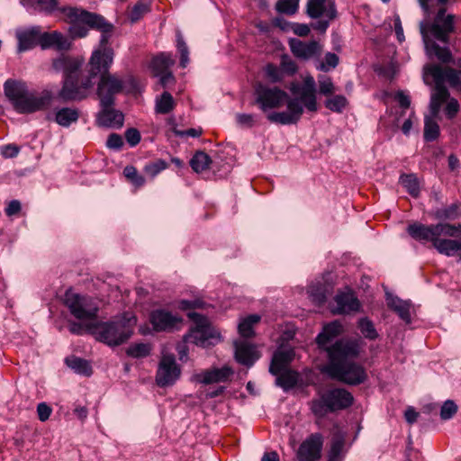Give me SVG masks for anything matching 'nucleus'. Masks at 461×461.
<instances>
[{"label":"nucleus","instance_id":"obj_7","mask_svg":"<svg viewBox=\"0 0 461 461\" xmlns=\"http://www.w3.org/2000/svg\"><path fill=\"white\" fill-rule=\"evenodd\" d=\"M5 96L20 113H32L45 110L51 104L53 95L49 90L41 93L29 91L22 81L8 79L4 84Z\"/></svg>","mask_w":461,"mask_h":461},{"label":"nucleus","instance_id":"obj_1","mask_svg":"<svg viewBox=\"0 0 461 461\" xmlns=\"http://www.w3.org/2000/svg\"><path fill=\"white\" fill-rule=\"evenodd\" d=\"M69 27L68 32L71 40L81 39L87 36L89 29L101 32L98 49L95 50L90 58L88 66L92 68L95 78L99 76L97 95L101 106H113L114 95L123 91L135 88V80L129 77L126 79L119 78L116 75L109 73L113 61V50L108 46L113 26L102 15L90 13L77 7H66L62 9Z\"/></svg>","mask_w":461,"mask_h":461},{"label":"nucleus","instance_id":"obj_17","mask_svg":"<svg viewBox=\"0 0 461 461\" xmlns=\"http://www.w3.org/2000/svg\"><path fill=\"white\" fill-rule=\"evenodd\" d=\"M323 445L322 436L319 433L312 434L300 446L297 451L298 461H318Z\"/></svg>","mask_w":461,"mask_h":461},{"label":"nucleus","instance_id":"obj_54","mask_svg":"<svg viewBox=\"0 0 461 461\" xmlns=\"http://www.w3.org/2000/svg\"><path fill=\"white\" fill-rule=\"evenodd\" d=\"M20 151V148L15 144H7L0 147V154L5 158H15Z\"/></svg>","mask_w":461,"mask_h":461},{"label":"nucleus","instance_id":"obj_12","mask_svg":"<svg viewBox=\"0 0 461 461\" xmlns=\"http://www.w3.org/2000/svg\"><path fill=\"white\" fill-rule=\"evenodd\" d=\"M289 99L288 95L276 86L270 87L259 84L255 88V103L267 115L272 113L269 111L287 104Z\"/></svg>","mask_w":461,"mask_h":461},{"label":"nucleus","instance_id":"obj_22","mask_svg":"<svg viewBox=\"0 0 461 461\" xmlns=\"http://www.w3.org/2000/svg\"><path fill=\"white\" fill-rule=\"evenodd\" d=\"M235 358L240 364L251 366L259 358V354L254 345L244 341L236 342Z\"/></svg>","mask_w":461,"mask_h":461},{"label":"nucleus","instance_id":"obj_36","mask_svg":"<svg viewBox=\"0 0 461 461\" xmlns=\"http://www.w3.org/2000/svg\"><path fill=\"white\" fill-rule=\"evenodd\" d=\"M211 163L210 156L203 151H197L190 160V166L196 173L206 170Z\"/></svg>","mask_w":461,"mask_h":461},{"label":"nucleus","instance_id":"obj_62","mask_svg":"<svg viewBox=\"0 0 461 461\" xmlns=\"http://www.w3.org/2000/svg\"><path fill=\"white\" fill-rule=\"evenodd\" d=\"M273 23L276 27L280 28L284 32H290L292 31L294 23L288 22L283 17H276L273 21Z\"/></svg>","mask_w":461,"mask_h":461},{"label":"nucleus","instance_id":"obj_59","mask_svg":"<svg viewBox=\"0 0 461 461\" xmlns=\"http://www.w3.org/2000/svg\"><path fill=\"white\" fill-rule=\"evenodd\" d=\"M52 409L46 403L41 402L37 406V413L41 421H46L50 419Z\"/></svg>","mask_w":461,"mask_h":461},{"label":"nucleus","instance_id":"obj_10","mask_svg":"<svg viewBox=\"0 0 461 461\" xmlns=\"http://www.w3.org/2000/svg\"><path fill=\"white\" fill-rule=\"evenodd\" d=\"M407 231L411 238L418 241H430L433 244L437 236L461 237V224L438 223L424 225L415 222L408 226Z\"/></svg>","mask_w":461,"mask_h":461},{"label":"nucleus","instance_id":"obj_26","mask_svg":"<svg viewBox=\"0 0 461 461\" xmlns=\"http://www.w3.org/2000/svg\"><path fill=\"white\" fill-rule=\"evenodd\" d=\"M386 303L387 306L396 312L404 322H411V319L410 311L411 304L410 301H403L390 293H386Z\"/></svg>","mask_w":461,"mask_h":461},{"label":"nucleus","instance_id":"obj_3","mask_svg":"<svg viewBox=\"0 0 461 461\" xmlns=\"http://www.w3.org/2000/svg\"><path fill=\"white\" fill-rule=\"evenodd\" d=\"M423 81L428 86L434 83L429 101V113L438 116L441 105L450 95L445 83L461 92V59L445 64L444 67L438 64L426 65L423 68Z\"/></svg>","mask_w":461,"mask_h":461},{"label":"nucleus","instance_id":"obj_45","mask_svg":"<svg viewBox=\"0 0 461 461\" xmlns=\"http://www.w3.org/2000/svg\"><path fill=\"white\" fill-rule=\"evenodd\" d=\"M123 174L128 180H130L135 186H142L145 183V178L140 175L133 166H127L123 169Z\"/></svg>","mask_w":461,"mask_h":461},{"label":"nucleus","instance_id":"obj_19","mask_svg":"<svg viewBox=\"0 0 461 461\" xmlns=\"http://www.w3.org/2000/svg\"><path fill=\"white\" fill-rule=\"evenodd\" d=\"M306 14L312 19L325 17L333 20L337 16L334 0H308Z\"/></svg>","mask_w":461,"mask_h":461},{"label":"nucleus","instance_id":"obj_6","mask_svg":"<svg viewBox=\"0 0 461 461\" xmlns=\"http://www.w3.org/2000/svg\"><path fill=\"white\" fill-rule=\"evenodd\" d=\"M455 15L446 14V9L438 11L432 23L421 21L420 32L429 57H436L442 64H450L456 61L448 48H442L429 39V34L436 40L447 43L449 34L455 31Z\"/></svg>","mask_w":461,"mask_h":461},{"label":"nucleus","instance_id":"obj_16","mask_svg":"<svg viewBox=\"0 0 461 461\" xmlns=\"http://www.w3.org/2000/svg\"><path fill=\"white\" fill-rule=\"evenodd\" d=\"M234 371L229 366L202 370L193 375L191 380L202 384L225 383L230 380Z\"/></svg>","mask_w":461,"mask_h":461},{"label":"nucleus","instance_id":"obj_18","mask_svg":"<svg viewBox=\"0 0 461 461\" xmlns=\"http://www.w3.org/2000/svg\"><path fill=\"white\" fill-rule=\"evenodd\" d=\"M289 47L296 58L304 60L319 57L321 53V46L316 41H302L294 38L289 41Z\"/></svg>","mask_w":461,"mask_h":461},{"label":"nucleus","instance_id":"obj_39","mask_svg":"<svg viewBox=\"0 0 461 461\" xmlns=\"http://www.w3.org/2000/svg\"><path fill=\"white\" fill-rule=\"evenodd\" d=\"M460 214V208L456 203H453L446 208L438 209L435 212V217L438 220H456Z\"/></svg>","mask_w":461,"mask_h":461},{"label":"nucleus","instance_id":"obj_42","mask_svg":"<svg viewBox=\"0 0 461 461\" xmlns=\"http://www.w3.org/2000/svg\"><path fill=\"white\" fill-rule=\"evenodd\" d=\"M348 104V100L344 95H337L325 101V106L334 113H341Z\"/></svg>","mask_w":461,"mask_h":461},{"label":"nucleus","instance_id":"obj_57","mask_svg":"<svg viewBox=\"0 0 461 461\" xmlns=\"http://www.w3.org/2000/svg\"><path fill=\"white\" fill-rule=\"evenodd\" d=\"M344 437L340 434H337L333 437L330 452L342 455L344 447Z\"/></svg>","mask_w":461,"mask_h":461},{"label":"nucleus","instance_id":"obj_49","mask_svg":"<svg viewBox=\"0 0 461 461\" xmlns=\"http://www.w3.org/2000/svg\"><path fill=\"white\" fill-rule=\"evenodd\" d=\"M309 297L312 301L320 305L326 300L325 292L321 285H312L308 289Z\"/></svg>","mask_w":461,"mask_h":461},{"label":"nucleus","instance_id":"obj_48","mask_svg":"<svg viewBox=\"0 0 461 461\" xmlns=\"http://www.w3.org/2000/svg\"><path fill=\"white\" fill-rule=\"evenodd\" d=\"M149 11V5L147 1L140 0L133 7L131 13V22H136L140 19L145 14Z\"/></svg>","mask_w":461,"mask_h":461},{"label":"nucleus","instance_id":"obj_29","mask_svg":"<svg viewBox=\"0 0 461 461\" xmlns=\"http://www.w3.org/2000/svg\"><path fill=\"white\" fill-rule=\"evenodd\" d=\"M79 118V111L77 108L63 107L55 113V122L62 127H69L77 122Z\"/></svg>","mask_w":461,"mask_h":461},{"label":"nucleus","instance_id":"obj_64","mask_svg":"<svg viewBox=\"0 0 461 461\" xmlns=\"http://www.w3.org/2000/svg\"><path fill=\"white\" fill-rule=\"evenodd\" d=\"M21 203L18 200H12L5 208V213L7 216L15 215L21 211Z\"/></svg>","mask_w":461,"mask_h":461},{"label":"nucleus","instance_id":"obj_56","mask_svg":"<svg viewBox=\"0 0 461 461\" xmlns=\"http://www.w3.org/2000/svg\"><path fill=\"white\" fill-rule=\"evenodd\" d=\"M125 139L130 146L134 147L140 141V133L135 128H130L125 131Z\"/></svg>","mask_w":461,"mask_h":461},{"label":"nucleus","instance_id":"obj_24","mask_svg":"<svg viewBox=\"0 0 461 461\" xmlns=\"http://www.w3.org/2000/svg\"><path fill=\"white\" fill-rule=\"evenodd\" d=\"M123 114L112 106H102L97 115V123L103 127L121 128L123 125Z\"/></svg>","mask_w":461,"mask_h":461},{"label":"nucleus","instance_id":"obj_63","mask_svg":"<svg viewBox=\"0 0 461 461\" xmlns=\"http://www.w3.org/2000/svg\"><path fill=\"white\" fill-rule=\"evenodd\" d=\"M292 32L300 37H305L310 33V27L305 23H294Z\"/></svg>","mask_w":461,"mask_h":461},{"label":"nucleus","instance_id":"obj_15","mask_svg":"<svg viewBox=\"0 0 461 461\" xmlns=\"http://www.w3.org/2000/svg\"><path fill=\"white\" fill-rule=\"evenodd\" d=\"M149 321L157 332H171L179 330L182 325V319L176 314L166 310H155L149 315Z\"/></svg>","mask_w":461,"mask_h":461},{"label":"nucleus","instance_id":"obj_23","mask_svg":"<svg viewBox=\"0 0 461 461\" xmlns=\"http://www.w3.org/2000/svg\"><path fill=\"white\" fill-rule=\"evenodd\" d=\"M294 357V351L293 348H281L275 352L269 366V372L277 375L282 371L287 369L289 364Z\"/></svg>","mask_w":461,"mask_h":461},{"label":"nucleus","instance_id":"obj_14","mask_svg":"<svg viewBox=\"0 0 461 461\" xmlns=\"http://www.w3.org/2000/svg\"><path fill=\"white\" fill-rule=\"evenodd\" d=\"M181 368L172 354H163L156 374V383L160 387L173 385L180 377Z\"/></svg>","mask_w":461,"mask_h":461},{"label":"nucleus","instance_id":"obj_46","mask_svg":"<svg viewBox=\"0 0 461 461\" xmlns=\"http://www.w3.org/2000/svg\"><path fill=\"white\" fill-rule=\"evenodd\" d=\"M319 92L323 95H330L335 92V86L330 77L321 75L318 77Z\"/></svg>","mask_w":461,"mask_h":461},{"label":"nucleus","instance_id":"obj_50","mask_svg":"<svg viewBox=\"0 0 461 461\" xmlns=\"http://www.w3.org/2000/svg\"><path fill=\"white\" fill-rule=\"evenodd\" d=\"M456 411V404L453 401L447 400L441 407L440 417L442 420H449L453 417Z\"/></svg>","mask_w":461,"mask_h":461},{"label":"nucleus","instance_id":"obj_13","mask_svg":"<svg viewBox=\"0 0 461 461\" xmlns=\"http://www.w3.org/2000/svg\"><path fill=\"white\" fill-rule=\"evenodd\" d=\"M188 316L194 321L195 326L190 330L188 334L185 335L184 339L186 343L204 348L212 344L210 339H219V335L210 325L207 318L197 312H190Z\"/></svg>","mask_w":461,"mask_h":461},{"label":"nucleus","instance_id":"obj_51","mask_svg":"<svg viewBox=\"0 0 461 461\" xmlns=\"http://www.w3.org/2000/svg\"><path fill=\"white\" fill-rule=\"evenodd\" d=\"M266 74L267 77L274 83L283 80L284 73L281 68H278L273 64H268L266 67Z\"/></svg>","mask_w":461,"mask_h":461},{"label":"nucleus","instance_id":"obj_47","mask_svg":"<svg viewBox=\"0 0 461 461\" xmlns=\"http://www.w3.org/2000/svg\"><path fill=\"white\" fill-rule=\"evenodd\" d=\"M339 59L337 54L328 52L325 55L324 61L320 63L319 66H317V69L327 72L332 68H335L339 64Z\"/></svg>","mask_w":461,"mask_h":461},{"label":"nucleus","instance_id":"obj_52","mask_svg":"<svg viewBox=\"0 0 461 461\" xmlns=\"http://www.w3.org/2000/svg\"><path fill=\"white\" fill-rule=\"evenodd\" d=\"M281 69L283 73L285 72L287 75H294L297 71V66L291 58L284 55L281 59Z\"/></svg>","mask_w":461,"mask_h":461},{"label":"nucleus","instance_id":"obj_44","mask_svg":"<svg viewBox=\"0 0 461 461\" xmlns=\"http://www.w3.org/2000/svg\"><path fill=\"white\" fill-rule=\"evenodd\" d=\"M167 166V163L164 159H157L146 164L144 167V172L151 178H154L161 171L166 169Z\"/></svg>","mask_w":461,"mask_h":461},{"label":"nucleus","instance_id":"obj_25","mask_svg":"<svg viewBox=\"0 0 461 461\" xmlns=\"http://www.w3.org/2000/svg\"><path fill=\"white\" fill-rule=\"evenodd\" d=\"M41 46L42 49L55 46L58 50H68L71 46V41L57 31L52 32H41Z\"/></svg>","mask_w":461,"mask_h":461},{"label":"nucleus","instance_id":"obj_40","mask_svg":"<svg viewBox=\"0 0 461 461\" xmlns=\"http://www.w3.org/2000/svg\"><path fill=\"white\" fill-rule=\"evenodd\" d=\"M358 329L366 339L373 340L378 337L374 323L368 318H361L358 321Z\"/></svg>","mask_w":461,"mask_h":461},{"label":"nucleus","instance_id":"obj_30","mask_svg":"<svg viewBox=\"0 0 461 461\" xmlns=\"http://www.w3.org/2000/svg\"><path fill=\"white\" fill-rule=\"evenodd\" d=\"M276 376V384L283 388L285 391L294 388L297 384L299 379L298 373L290 369H285Z\"/></svg>","mask_w":461,"mask_h":461},{"label":"nucleus","instance_id":"obj_61","mask_svg":"<svg viewBox=\"0 0 461 461\" xmlns=\"http://www.w3.org/2000/svg\"><path fill=\"white\" fill-rule=\"evenodd\" d=\"M394 99L402 108L407 109L411 105V99L403 91H398L394 95Z\"/></svg>","mask_w":461,"mask_h":461},{"label":"nucleus","instance_id":"obj_32","mask_svg":"<svg viewBox=\"0 0 461 461\" xmlns=\"http://www.w3.org/2000/svg\"><path fill=\"white\" fill-rule=\"evenodd\" d=\"M172 55L169 53H161L155 57L151 62V68L155 76L166 72L174 64Z\"/></svg>","mask_w":461,"mask_h":461},{"label":"nucleus","instance_id":"obj_27","mask_svg":"<svg viewBox=\"0 0 461 461\" xmlns=\"http://www.w3.org/2000/svg\"><path fill=\"white\" fill-rule=\"evenodd\" d=\"M343 330L342 325L339 321H334L323 327L322 331L317 336L316 341L320 348L328 352L330 347L328 344L333 340ZM332 345L330 346V348Z\"/></svg>","mask_w":461,"mask_h":461},{"label":"nucleus","instance_id":"obj_41","mask_svg":"<svg viewBox=\"0 0 461 461\" xmlns=\"http://www.w3.org/2000/svg\"><path fill=\"white\" fill-rule=\"evenodd\" d=\"M150 346L147 343H136L128 347L126 354L134 358L145 357L150 354Z\"/></svg>","mask_w":461,"mask_h":461},{"label":"nucleus","instance_id":"obj_55","mask_svg":"<svg viewBox=\"0 0 461 461\" xmlns=\"http://www.w3.org/2000/svg\"><path fill=\"white\" fill-rule=\"evenodd\" d=\"M173 132L177 137L198 138L202 135L203 130L201 128H191L186 131H180L177 128L173 127Z\"/></svg>","mask_w":461,"mask_h":461},{"label":"nucleus","instance_id":"obj_20","mask_svg":"<svg viewBox=\"0 0 461 461\" xmlns=\"http://www.w3.org/2000/svg\"><path fill=\"white\" fill-rule=\"evenodd\" d=\"M334 302L336 305L332 312L335 314H348L360 309V303L352 292L337 294Z\"/></svg>","mask_w":461,"mask_h":461},{"label":"nucleus","instance_id":"obj_9","mask_svg":"<svg viewBox=\"0 0 461 461\" xmlns=\"http://www.w3.org/2000/svg\"><path fill=\"white\" fill-rule=\"evenodd\" d=\"M353 395L344 388L329 389L320 394L318 399L311 402L312 411L319 417L328 412L343 410L353 403Z\"/></svg>","mask_w":461,"mask_h":461},{"label":"nucleus","instance_id":"obj_60","mask_svg":"<svg viewBox=\"0 0 461 461\" xmlns=\"http://www.w3.org/2000/svg\"><path fill=\"white\" fill-rule=\"evenodd\" d=\"M236 121L241 126L252 127L255 124V116L251 113H238Z\"/></svg>","mask_w":461,"mask_h":461},{"label":"nucleus","instance_id":"obj_33","mask_svg":"<svg viewBox=\"0 0 461 461\" xmlns=\"http://www.w3.org/2000/svg\"><path fill=\"white\" fill-rule=\"evenodd\" d=\"M65 362L68 367L79 375L89 376L92 374V367L89 362L83 358L70 357H67Z\"/></svg>","mask_w":461,"mask_h":461},{"label":"nucleus","instance_id":"obj_31","mask_svg":"<svg viewBox=\"0 0 461 461\" xmlns=\"http://www.w3.org/2000/svg\"><path fill=\"white\" fill-rule=\"evenodd\" d=\"M437 118L438 116H433L431 113L426 115L424 118L423 137L426 141H434L439 136L440 130Z\"/></svg>","mask_w":461,"mask_h":461},{"label":"nucleus","instance_id":"obj_35","mask_svg":"<svg viewBox=\"0 0 461 461\" xmlns=\"http://www.w3.org/2000/svg\"><path fill=\"white\" fill-rule=\"evenodd\" d=\"M260 319V316L258 314H251L243 319L238 326L240 334L244 338L253 337V327L259 322Z\"/></svg>","mask_w":461,"mask_h":461},{"label":"nucleus","instance_id":"obj_21","mask_svg":"<svg viewBox=\"0 0 461 461\" xmlns=\"http://www.w3.org/2000/svg\"><path fill=\"white\" fill-rule=\"evenodd\" d=\"M16 37L18 39L19 52L31 50L37 44L41 45V27L33 26L27 30L18 31Z\"/></svg>","mask_w":461,"mask_h":461},{"label":"nucleus","instance_id":"obj_34","mask_svg":"<svg viewBox=\"0 0 461 461\" xmlns=\"http://www.w3.org/2000/svg\"><path fill=\"white\" fill-rule=\"evenodd\" d=\"M175 107V101L172 95L168 92H163L156 99L155 111L157 113L166 114L170 113Z\"/></svg>","mask_w":461,"mask_h":461},{"label":"nucleus","instance_id":"obj_37","mask_svg":"<svg viewBox=\"0 0 461 461\" xmlns=\"http://www.w3.org/2000/svg\"><path fill=\"white\" fill-rule=\"evenodd\" d=\"M400 183L407 190V192L413 197H417L420 194V186L417 177L412 175H402L400 176Z\"/></svg>","mask_w":461,"mask_h":461},{"label":"nucleus","instance_id":"obj_53","mask_svg":"<svg viewBox=\"0 0 461 461\" xmlns=\"http://www.w3.org/2000/svg\"><path fill=\"white\" fill-rule=\"evenodd\" d=\"M447 105L445 107V113L448 119L456 117L459 111V103L456 98H448L447 100Z\"/></svg>","mask_w":461,"mask_h":461},{"label":"nucleus","instance_id":"obj_28","mask_svg":"<svg viewBox=\"0 0 461 461\" xmlns=\"http://www.w3.org/2000/svg\"><path fill=\"white\" fill-rule=\"evenodd\" d=\"M442 237L437 236L432 244L438 253L452 257L461 250V241Z\"/></svg>","mask_w":461,"mask_h":461},{"label":"nucleus","instance_id":"obj_8","mask_svg":"<svg viewBox=\"0 0 461 461\" xmlns=\"http://www.w3.org/2000/svg\"><path fill=\"white\" fill-rule=\"evenodd\" d=\"M137 318L131 312H124L112 321L95 322L88 327L95 338L110 347L119 346L128 340L133 333Z\"/></svg>","mask_w":461,"mask_h":461},{"label":"nucleus","instance_id":"obj_11","mask_svg":"<svg viewBox=\"0 0 461 461\" xmlns=\"http://www.w3.org/2000/svg\"><path fill=\"white\" fill-rule=\"evenodd\" d=\"M64 303L76 319L82 321L95 320L99 310L93 298L77 294L72 290L66 292Z\"/></svg>","mask_w":461,"mask_h":461},{"label":"nucleus","instance_id":"obj_4","mask_svg":"<svg viewBox=\"0 0 461 461\" xmlns=\"http://www.w3.org/2000/svg\"><path fill=\"white\" fill-rule=\"evenodd\" d=\"M52 67L57 72L64 73V81L59 97L64 101H79L86 98L95 84V74L92 68L86 73L78 72L81 62L66 56L53 60Z\"/></svg>","mask_w":461,"mask_h":461},{"label":"nucleus","instance_id":"obj_58","mask_svg":"<svg viewBox=\"0 0 461 461\" xmlns=\"http://www.w3.org/2000/svg\"><path fill=\"white\" fill-rule=\"evenodd\" d=\"M122 145H123V140H122V138L119 134L112 133L109 135L107 141H106V146L109 149L118 150L122 147Z\"/></svg>","mask_w":461,"mask_h":461},{"label":"nucleus","instance_id":"obj_38","mask_svg":"<svg viewBox=\"0 0 461 461\" xmlns=\"http://www.w3.org/2000/svg\"><path fill=\"white\" fill-rule=\"evenodd\" d=\"M300 0H278L276 10L286 15H294L297 13Z\"/></svg>","mask_w":461,"mask_h":461},{"label":"nucleus","instance_id":"obj_2","mask_svg":"<svg viewBox=\"0 0 461 461\" xmlns=\"http://www.w3.org/2000/svg\"><path fill=\"white\" fill-rule=\"evenodd\" d=\"M358 346L354 341L338 340L328 348L329 363L321 371L330 378L349 385L363 384L367 375L365 368L349 360L358 355Z\"/></svg>","mask_w":461,"mask_h":461},{"label":"nucleus","instance_id":"obj_5","mask_svg":"<svg viewBox=\"0 0 461 461\" xmlns=\"http://www.w3.org/2000/svg\"><path fill=\"white\" fill-rule=\"evenodd\" d=\"M290 89L296 96L288 100L287 110L267 114L270 122L281 125L295 124L301 119L304 107L309 112L318 110L316 82L312 76H305L302 85L293 84Z\"/></svg>","mask_w":461,"mask_h":461},{"label":"nucleus","instance_id":"obj_43","mask_svg":"<svg viewBox=\"0 0 461 461\" xmlns=\"http://www.w3.org/2000/svg\"><path fill=\"white\" fill-rule=\"evenodd\" d=\"M20 2L24 6L36 4L35 8L45 12H51L57 6L56 0H20Z\"/></svg>","mask_w":461,"mask_h":461}]
</instances>
